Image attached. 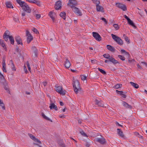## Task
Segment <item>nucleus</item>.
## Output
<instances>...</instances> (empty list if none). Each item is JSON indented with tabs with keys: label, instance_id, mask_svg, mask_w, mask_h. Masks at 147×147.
<instances>
[{
	"label": "nucleus",
	"instance_id": "1",
	"mask_svg": "<svg viewBox=\"0 0 147 147\" xmlns=\"http://www.w3.org/2000/svg\"><path fill=\"white\" fill-rule=\"evenodd\" d=\"M19 4L22 7L24 11L26 12L30 13L31 12V9L28 5L24 2L21 1Z\"/></svg>",
	"mask_w": 147,
	"mask_h": 147
},
{
	"label": "nucleus",
	"instance_id": "2",
	"mask_svg": "<svg viewBox=\"0 0 147 147\" xmlns=\"http://www.w3.org/2000/svg\"><path fill=\"white\" fill-rule=\"evenodd\" d=\"M111 36L113 40L118 44L120 45H123V41L119 37L113 34H111Z\"/></svg>",
	"mask_w": 147,
	"mask_h": 147
},
{
	"label": "nucleus",
	"instance_id": "3",
	"mask_svg": "<svg viewBox=\"0 0 147 147\" xmlns=\"http://www.w3.org/2000/svg\"><path fill=\"white\" fill-rule=\"evenodd\" d=\"M94 140L96 142H99L102 144H104L106 142L105 139L101 136H100V138H96Z\"/></svg>",
	"mask_w": 147,
	"mask_h": 147
},
{
	"label": "nucleus",
	"instance_id": "4",
	"mask_svg": "<svg viewBox=\"0 0 147 147\" xmlns=\"http://www.w3.org/2000/svg\"><path fill=\"white\" fill-rule=\"evenodd\" d=\"M73 85L74 92L76 94H77L78 91L80 89L79 82L77 81L76 82H74L73 84Z\"/></svg>",
	"mask_w": 147,
	"mask_h": 147
},
{
	"label": "nucleus",
	"instance_id": "5",
	"mask_svg": "<svg viewBox=\"0 0 147 147\" xmlns=\"http://www.w3.org/2000/svg\"><path fill=\"white\" fill-rule=\"evenodd\" d=\"M56 87V90L57 92L59 93L62 95H64L65 94L66 91L63 90L61 87L59 86H57V85L55 86Z\"/></svg>",
	"mask_w": 147,
	"mask_h": 147
},
{
	"label": "nucleus",
	"instance_id": "6",
	"mask_svg": "<svg viewBox=\"0 0 147 147\" xmlns=\"http://www.w3.org/2000/svg\"><path fill=\"white\" fill-rule=\"evenodd\" d=\"M77 1L76 0H69L67 5L72 8V7H74V6L77 5Z\"/></svg>",
	"mask_w": 147,
	"mask_h": 147
},
{
	"label": "nucleus",
	"instance_id": "7",
	"mask_svg": "<svg viewBox=\"0 0 147 147\" xmlns=\"http://www.w3.org/2000/svg\"><path fill=\"white\" fill-rule=\"evenodd\" d=\"M72 9L73 11H74L76 15L79 16H81L82 14L79 9L74 7H72Z\"/></svg>",
	"mask_w": 147,
	"mask_h": 147
},
{
	"label": "nucleus",
	"instance_id": "8",
	"mask_svg": "<svg viewBox=\"0 0 147 147\" xmlns=\"http://www.w3.org/2000/svg\"><path fill=\"white\" fill-rule=\"evenodd\" d=\"M93 36L98 41H100L101 40V38L99 34L97 32H93L92 33Z\"/></svg>",
	"mask_w": 147,
	"mask_h": 147
},
{
	"label": "nucleus",
	"instance_id": "9",
	"mask_svg": "<svg viewBox=\"0 0 147 147\" xmlns=\"http://www.w3.org/2000/svg\"><path fill=\"white\" fill-rule=\"evenodd\" d=\"M26 34L27 36V42L28 43H29L32 40L33 38L31 34L28 31H26Z\"/></svg>",
	"mask_w": 147,
	"mask_h": 147
},
{
	"label": "nucleus",
	"instance_id": "10",
	"mask_svg": "<svg viewBox=\"0 0 147 147\" xmlns=\"http://www.w3.org/2000/svg\"><path fill=\"white\" fill-rule=\"evenodd\" d=\"M116 6L118 8L121 9L124 11H125L127 10L126 7L125 5L119 3H116Z\"/></svg>",
	"mask_w": 147,
	"mask_h": 147
},
{
	"label": "nucleus",
	"instance_id": "11",
	"mask_svg": "<svg viewBox=\"0 0 147 147\" xmlns=\"http://www.w3.org/2000/svg\"><path fill=\"white\" fill-rule=\"evenodd\" d=\"M55 8L56 10L61 9V1H59L55 3Z\"/></svg>",
	"mask_w": 147,
	"mask_h": 147
},
{
	"label": "nucleus",
	"instance_id": "12",
	"mask_svg": "<svg viewBox=\"0 0 147 147\" xmlns=\"http://www.w3.org/2000/svg\"><path fill=\"white\" fill-rule=\"evenodd\" d=\"M71 63L67 58H65V61L64 65L65 67L67 68H68L71 66Z\"/></svg>",
	"mask_w": 147,
	"mask_h": 147
},
{
	"label": "nucleus",
	"instance_id": "13",
	"mask_svg": "<svg viewBox=\"0 0 147 147\" xmlns=\"http://www.w3.org/2000/svg\"><path fill=\"white\" fill-rule=\"evenodd\" d=\"M96 10L97 11H101L102 12H104L103 8L102 6L98 4V5H96Z\"/></svg>",
	"mask_w": 147,
	"mask_h": 147
},
{
	"label": "nucleus",
	"instance_id": "14",
	"mask_svg": "<svg viewBox=\"0 0 147 147\" xmlns=\"http://www.w3.org/2000/svg\"><path fill=\"white\" fill-rule=\"evenodd\" d=\"M95 104L100 107H104V104L103 102L102 101H100L97 100H95Z\"/></svg>",
	"mask_w": 147,
	"mask_h": 147
},
{
	"label": "nucleus",
	"instance_id": "15",
	"mask_svg": "<svg viewBox=\"0 0 147 147\" xmlns=\"http://www.w3.org/2000/svg\"><path fill=\"white\" fill-rule=\"evenodd\" d=\"M15 40L18 45H22V43L20 37L19 36H16L15 38Z\"/></svg>",
	"mask_w": 147,
	"mask_h": 147
},
{
	"label": "nucleus",
	"instance_id": "16",
	"mask_svg": "<svg viewBox=\"0 0 147 147\" xmlns=\"http://www.w3.org/2000/svg\"><path fill=\"white\" fill-rule=\"evenodd\" d=\"M107 47L108 50H109L111 52H114L115 51V49L114 47L110 45H107Z\"/></svg>",
	"mask_w": 147,
	"mask_h": 147
},
{
	"label": "nucleus",
	"instance_id": "17",
	"mask_svg": "<svg viewBox=\"0 0 147 147\" xmlns=\"http://www.w3.org/2000/svg\"><path fill=\"white\" fill-rule=\"evenodd\" d=\"M122 104L123 106L126 108L130 109L131 108V106L125 102H123Z\"/></svg>",
	"mask_w": 147,
	"mask_h": 147
},
{
	"label": "nucleus",
	"instance_id": "18",
	"mask_svg": "<svg viewBox=\"0 0 147 147\" xmlns=\"http://www.w3.org/2000/svg\"><path fill=\"white\" fill-rule=\"evenodd\" d=\"M117 133L118 135L121 137H124V136L122 131L119 129H117Z\"/></svg>",
	"mask_w": 147,
	"mask_h": 147
},
{
	"label": "nucleus",
	"instance_id": "19",
	"mask_svg": "<svg viewBox=\"0 0 147 147\" xmlns=\"http://www.w3.org/2000/svg\"><path fill=\"white\" fill-rule=\"evenodd\" d=\"M55 13H53L52 12H50L49 13V16L52 19L53 22H54L55 20Z\"/></svg>",
	"mask_w": 147,
	"mask_h": 147
},
{
	"label": "nucleus",
	"instance_id": "20",
	"mask_svg": "<svg viewBox=\"0 0 147 147\" xmlns=\"http://www.w3.org/2000/svg\"><path fill=\"white\" fill-rule=\"evenodd\" d=\"M2 70L3 71L5 72H6V64L5 62V60L3 59L2 61Z\"/></svg>",
	"mask_w": 147,
	"mask_h": 147
},
{
	"label": "nucleus",
	"instance_id": "21",
	"mask_svg": "<svg viewBox=\"0 0 147 147\" xmlns=\"http://www.w3.org/2000/svg\"><path fill=\"white\" fill-rule=\"evenodd\" d=\"M49 107L51 109H54L55 110H57L58 109L56 105H55L53 103H52L50 104Z\"/></svg>",
	"mask_w": 147,
	"mask_h": 147
},
{
	"label": "nucleus",
	"instance_id": "22",
	"mask_svg": "<svg viewBox=\"0 0 147 147\" xmlns=\"http://www.w3.org/2000/svg\"><path fill=\"white\" fill-rule=\"evenodd\" d=\"M109 61L111 62H112L114 64H115L118 63V61L115 59L114 58H113L111 57H110V58L109 59Z\"/></svg>",
	"mask_w": 147,
	"mask_h": 147
},
{
	"label": "nucleus",
	"instance_id": "23",
	"mask_svg": "<svg viewBox=\"0 0 147 147\" xmlns=\"http://www.w3.org/2000/svg\"><path fill=\"white\" fill-rule=\"evenodd\" d=\"M116 91L117 93L119 94L123 98H126V96L125 94H123V92L117 90H116Z\"/></svg>",
	"mask_w": 147,
	"mask_h": 147
},
{
	"label": "nucleus",
	"instance_id": "24",
	"mask_svg": "<svg viewBox=\"0 0 147 147\" xmlns=\"http://www.w3.org/2000/svg\"><path fill=\"white\" fill-rule=\"evenodd\" d=\"M43 117L45 119L51 122H52V120L50 119L49 118L47 117V116H46L45 114H44V113H41Z\"/></svg>",
	"mask_w": 147,
	"mask_h": 147
},
{
	"label": "nucleus",
	"instance_id": "25",
	"mask_svg": "<svg viewBox=\"0 0 147 147\" xmlns=\"http://www.w3.org/2000/svg\"><path fill=\"white\" fill-rule=\"evenodd\" d=\"M5 5L6 6V7L7 8H13V6L10 2H6L5 3Z\"/></svg>",
	"mask_w": 147,
	"mask_h": 147
},
{
	"label": "nucleus",
	"instance_id": "26",
	"mask_svg": "<svg viewBox=\"0 0 147 147\" xmlns=\"http://www.w3.org/2000/svg\"><path fill=\"white\" fill-rule=\"evenodd\" d=\"M130 83L134 87L136 88H138L139 87L138 85L136 83H134L132 82H130Z\"/></svg>",
	"mask_w": 147,
	"mask_h": 147
},
{
	"label": "nucleus",
	"instance_id": "27",
	"mask_svg": "<svg viewBox=\"0 0 147 147\" xmlns=\"http://www.w3.org/2000/svg\"><path fill=\"white\" fill-rule=\"evenodd\" d=\"M65 15L66 13L64 12H61L59 14L60 16L64 20H65Z\"/></svg>",
	"mask_w": 147,
	"mask_h": 147
},
{
	"label": "nucleus",
	"instance_id": "28",
	"mask_svg": "<svg viewBox=\"0 0 147 147\" xmlns=\"http://www.w3.org/2000/svg\"><path fill=\"white\" fill-rule=\"evenodd\" d=\"M58 143L59 145L62 147H65V144L62 140H61L58 141Z\"/></svg>",
	"mask_w": 147,
	"mask_h": 147
},
{
	"label": "nucleus",
	"instance_id": "29",
	"mask_svg": "<svg viewBox=\"0 0 147 147\" xmlns=\"http://www.w3.org/2000/svg\"><path fill=\"white\" fill-rule=\"evenodd\" d=\"M51 59L53 62L56 61L57 60V56L56 55L51 57Z\"/></svg>",
	"mask_w": 147,
	"mask_h": 147
},
{
	"label": "nucleus",
	"instance_id": "30",
	"mask_svg": "<svg viewBox=\"0 0 147 147\" xmlns=\"http://www.w3.org/2000/svg\"><path fill=\"white\" fill-rule=\"evenodd\" d=\"M128 22V24L132 26L135 27L136 26L134 24L132 20H131L130 19L127 21Z\"/></svg>",
	"mask_w": 147,
	"mask_h": 147
},
{
	"label": "nucleus",
	"instance_id": "31",
	"mask_svg": "<svg viewBox=\"0 0 147 147\" xmlns=\"http://www.w3.org/2000/svg\"><path fill=\"white\" fill-rule=\"evenodd\" d=\"M80 132L81 134L83 136L86 137H88V136L83 131V130L81 129L80 131Z\"/></svg>",
	"mask_w": 147,
	"mask_h": 147
},
{
	"label": "nucleus",
	"instance_id": "32",
	"mask_svg": "<svg viewBox=\"0 0 147 147\" xmlns=\"http://www.w3.org/2000/svg\"><path fill=\"white\" fill-rule=\"evenodd\" d=\"M9 40L12 44H13L14 43V40L12 36H11L9 37Z\"/></svg>",
	"mask_w": 147,
	"mask_h": 147
},
{
	"label": "nucleus",
	"instance_id": "33",
	"mask_svg": "<svg viewBox=\"0 0 147 147\" xmlns=\"http://www.w3.org/2000/svg\"><path fill=\"white\" fill-rule=\"evenodd\" d=\"M10 63L11 64V68L12 70L13 71H16V69L15 68V67L14 66V65L13 63V61H10Z\"/></svg>",
	"mask_w": 147,
	"mask_h": 147
},
{
	"label": "nucleus",
	"instance_id": "34",
	"mask_svg": "<svg viewBox=\"0 0 147 147\" xmlns=\"http://www.w3.org/2000/svg\"><path fill=\"white\" fill-rule=\"evenodd\" d=\"M103 57H104L108 59L109 60V59L111 57L109 55V54H104L103 55Z\"/></svg>",
	"mask_w": 147,
	"mask_h": 147
},
{
	"label": "nucleus",
	"instance_id": "35",
	"mask_svg": "<svg viewBox=\"0 0 147 147\" xmlns=\"http://www.w3.org/2000/svg\"><path fill=\"white\" fill-rule=\"evenodd\" d=\"M122 85L121 84H117L115 85L114 87L116 89H118L119 88H121L122 87Z\"/></svg>",
	"mask_w": 147,
	"mask_h": 147
},
{
	"label": "nucleus",
	"instance_id": "36",
	"mask_svg": "<svg viewBox=\"0 0 147 147\" xmlns=\"http://www.w3.org/2000/svg\"><path fill=\"white\" fill-rule=\"evenodd\" d=\"M10 36L9 35H3V38L4 39L5 41H7L8 40V38H9V37Z\"/></svg>",
	"mask_w": 147,
	"mask_h": 147
},
{
	"label": "nucleus",
	"instance_id": "37",
	"mask_svg": "<svg viewBox=\"0 0 147 147\" xmlns=\"http://www.w3.org/2000/svg\"><path fill=\"white\" fill-rule=\"evenodd\" d=\"M98 70L102 74H106V72L104 71V70H103L101 69H100V68H98Z\"/></svg>",
	"mask_w": 147,
	"mask_h": 147
},
{
	"label": "nucleus",
	"instance_id": "38",
	"mask_svg": "<svg viewBox=\"0 0 147 147\" xmlns=\"http://www.w3.org/2000/svg\"><path fill=\"white\" fill-rule=\"evenodd\" d=\"M92 1L94 3L96 4V5L99 4L100 3L99 1L97 0H92Z\"/></svg>",
	"mask_w": 147,
	"mask_h": 147
},
{
	"label": "nucleus",
	"instance_id": "39",
	"mask_svg": "<svg viewBox=\"0 0 147 147\" xmlns=\"http://www.w3.org/2000/svg\"><path fill=\"white\" fill-rule=\"evenodd\" d=\"M26 64L28 70L30 71L31 69L29 62L28 61H27Z\"/></svg>",
	"mask_w": 147,
	"mask_h": 147
},
{
	"label": "nucleus",
	"instance_id": "40",
	"mask_svg": "<svg viewBox=\"0 0 147 147\" xmlns=\"http://www.w3.org/2000/svg\"><path fill=\"white\" fill-rule=\"evenodd\" d=\"M118 57L121 60L124 61L125 60V58L124 56L121 55H118Z\"/></svg>",
	"mask_w": 147,
	"mask_h": 147
},
{
	"label": "nucleus",
	"instance_id": "41",
	"mask_svg": "<svg viewBox=\"0 0 147 147\" xmlns=\"http://www.w3.org/2000/svg\"><path fill=\"white\" fill-rule=\"evenodd\" d=\"M113 26L116 30H117L119 28V27L117 24H114Z\"/></svg>",
	"mask_w": 147,
	"mask_h": 147
},
{
	"label": "nucleus",
	"instance_id": "42",
	"mask_svg": "<svg viewBox=\"0 0 147 147\" xmlns=\"http://www.w3.org/2000/svg\"><path fill=\"white\" fill-rule=\"evenodd\" d=\"M81 79L82 80H85L86 79V77L85 75H82L81 76Z\"/></svg>",
	"mask_w": 147,
	"mask_h": 147
},
{
	"label": "nucleus",
	"instance_id": "43",
	"mask_svg": "<svg viewBox=\"0 0 147 147\" xmlns=\"http://www.w3.org/2000/svg\"><path fill=\"white\" fill-rule=\"evenodd\" d=\"M0 105L3 109H5V107L4 105V104L2 101H1V102H0Z\"/></svg>",
	"mask_w": 147,
	"mask_h": 147
},
{
	"label": "nucleus",
	"instance_id": "44",
	"mask_svg": "<svg viewBox=\"0 0 147 147\" xmlns=\"http://www.w3.org/2000/svg\"><path fill=\"white\" fill-rule=\"evenodd\" d=\"M28 135L30 138L31 139H32L33 140H34V139L35 138V137L31 134H28Z\"/></svg>",
	"mask_w": 147,
	"mask_h": 147
},
{
	"label": "nucleus",
	"instance_id": "45",
	"mask_svg": "<svg viewBox=\"0 0 147 147\" xmlns=\"http://www.w3.org/2000/svg\"><path fill=\"white\" fill-rule=\"evenodd\" d=\"M35 142H38L40 144L41 143V142L40 140H39L38 139L36 138H34V140Z\"/></svg>",
	"mask_w": 147,
	"mask_h": 147
},
{
	"label": "nucleus",
	"instance_id": "46",
	"mask_svg": "<svg viewBox=\"0 0 147 147\" xmlns=\"http://www.w3.org/2000/svg\"><path fill=\"white\" fill-rule=\"evenodd\" d=\"M34 54L32 55L34 57H37V51H35L34 52Z\"/></svg>",
	"mask_w": 147,
	"mask_h": 147
},
{
	"label": "nucleus",
	"instance_id": "47",
	"mask_svg": "<svg viewBox=\"0 0 147 147\" xmlns=\"http://www.w3.org/2000/svg\"><path fill=\"white\" fill-rule=\"evenodd\" d=\"M121 51L122 53H124L125 54L129 55V54L127 53L124 50L121 49Z\"/></svg>",
	"mask_w": 147,
	"mask_h": 147
},
{
	"label": "nucleus",
	"instance_id": "48",
	"mask_svg": "<svg viewBox=\"0 0 147 147\" xmlns=\"http://www.w3.org/2000/svg\"><path fill=\"white\" fill-rule=\"evenodd\" d=\"M26 1L30 3H34L35 1V0H27Z\"/></svg>",
	"mask_w": 147,
	"mask_h": 147
},
{
	"label": "nucleus",
	"instance_id": "49",
	"mask_svg": "<svg viewBox=\"0 0 147 147\" xmlns=\"http://www.w3.org/2000/svg\"><path fill=\"white\" fill-rule=\"evenodd\" d=\"M9 31H6L4 34V35H9Z\"/></svg>",
	"mask_w": 147,
	"mask_h": 147
},
{
	"label": "nucleus",
	"instance_id": "50",
	"mask_svg": "<svg viewBox=\"0 0 147 147\" xmlns=\"http://www.w3.org/2000/svg\"><path fill=\"white\" fill-rule=\"evenodd\" d=\"M141 63L142 64V65L143 66L145 67H147V64L146 63L143 62H141Z\"/></svg>",
	"mask_w": 147,
	"mask_h": 147
},
{
	"label": "nucleus",
	"instance_id": "51",
	"mask_svg": "<svg viewBox=\"0 0 147 147\" xmlns=\"http://www.w3.org/2000/svg\"><path fill=\"white\" fill-rule=\"evenodd\" d=\"M34 3H35L38 6L40 5V2L38 1L35 0V1Z\"/></svg>",
	"mask_w": 147,
	"mask_h": 147
},
{
	"label": "nucleus",
	"instance_id": "52",
	"mask_svg": "<svg viewBox=\"0 0 147 147\" xmlns=\"http://www.w3.org/2000/svg\"><path fill=\"white\" fill-rule=\"evenodd\" d=\"M32 49L33 51L34 52H35V51H37V50L36 49V48L35 46H33L32 47Z\"/></svg>",
	"mask_w": 147,
	"mask_h": 147
},
{
	"label": "nucleus",
	"instance_id": "53",
	"mask_svg": "<svg viewBox=\"0 0 147 147\" xmlns=\"http://www.w3.org/2000/svg\"><path fill=\"white\" fill-rule=\"evenodd\" d=\"M128 62L129 63H133L134 62V59H129L128 60Z\"/></svg>",
	"mask_w": 147,
	"mask_h": 147
},
{
	"label": "nucleus",
	"instance_id": "54",
	"mask_svg": "<svg viewBox=\"0 0 147 147\" xmlns=\"http://www.w3.org/2000/svg\"><path fill=\"white\" fill-rule=\"evenodd\" d=\"M101 19L104 21V22L105 23V24H107V21L104 18H101Z\"/></svg>",
	"mask_w": 147,
	"mask_h": 147
},
{
	"label": "nucleus",
	"instance_id": "55",
	"mask_svg": "<svg viewBox=\"0 0 147 147\" xmlns=\"http://www.w3.org/2000/svg\"><path fill=\"white\" fill-rule=\"evenodd\" d=\"M36 17L37 19H39L40 17V15L39 14H36Z\"/></svg>",
	"mask_w": 147,
	"mask_h": 147
},
{
	"label": "nucleus",
	"instance_id": "56",
	"mask_svg": "<svg viewBox=\"0 0 147 147\" xmlns=\"http://www.w3.org/2000/svg\"><path fill=\"white\" fill-rule=\"evenodd\" d=\"M24 70L25 71V72L26 73L28 71L27 68L26 67H25V66H24Z\"/></svg>",
	"mask_w": 147,
	"mask_h": 147
},
{
	"label": "nucleus",
	"instance_id": "57",
	"mask_svg": "<svg viewBox=\"0 0 147 147\" xmlns=\"http://www.w3.org/2000/svg\"><path fill=\"white\" fill-rule=\"evenodd\" d=\"M124 38H125V41L126 42H129V39H128V37H127V36H125L124 37Z\"/></svg>",
	"mask_w": 147,
	"mask_h": 147
},
{
	"label": "nucleus",
	"instance_id": "58",
	"mask_svg": "<svg viewBox=\"0 0 147 147\" xmlns=\"http://www.w3.org/2000/svg\"><path fill=\"white\" fill-rule=\"evenodd\" d=\"M32 31H33L35 33H37V32H38V30H37L35 28H34L33 30H32Z\"/></svg>",
	"mask_w": 147,
	"mask_h": 147
},
{
	"label": "nucleus",
	"instance_id": "59",
	"mask_svg": "<svg viewBox=\"0 0 147 147\" xmlns=\"http://www.w3.org/2000/svg\"><path fill=\"white\" fill-rule=\"evenodd\" d=\"M91 62L93 63H96V60H91Z\"/></svg>",
	"mask_w": 147,
	"mask_h": 147
},
{
	"label": "nucleus",
	"instance_id": "60",
	"mask_svg": "<svg viewBox=\"0 0 147 147\" xmlns=\"http://www.w3.org/2000/svg\"><path fill=\"white\" fill-rule=\"evenodd\" d=\"M4 88L5 90H9V88L7 85V86H4Z\"/></svg>",
	"mask_w": 147,
	"mask_h": 147
},
{
	"label": "nucleus",
	"instance_id": "61",
	"mask_svg": "<svg viewBox=\"0 0 147 147\" xmlns=\"http://www.w3.org/2000/svg\"><path fill=\"white\" fill-rule=\"evenodd\" d=\"M4 82L3 83V85L4 87L5 86H7V83L6 82H5V80L4 81Z\"/></svg>",
	"mask_w": 147,
	"mask_h": 147
},
{
	"label": "nucleus",
	"instance_id": "62",
	"mask_svg": "<svg viewBox=\"0 0 147 147\" xmlns=\"http://www.w3.org/2000/svg\"><path fill=\"white\" fill-rule=\"evenodd\" d=\"M47 82L46 81H44L42 82L43 85L45 87L47 85Z\"/></svg>",
	"mask_w": 147,
	"mask_h": 147
},
{
	"label": "nucleus",
	"instance_id": "63",
	"mask_svg": "<svg viewBox=\"0 0 147 147\" xmlns=\"http://www.w3.org/2000/svg\"><path fill=\"white\" fill-rule=\"evenodd\" d=\"M124 17L126 19H127V21L129 19V18L125 15H124Z\"/></svg>",
	"mask_w": 147,
	"mask_h": 147
},
{
	"label": "nucleus",
	"instance_id": "64",
	"mask_svg": "<svg viewBox=\"0 0 147 147\" xmlns=\"http://www.w3.org/2000/svg\"><path fill=\"white\" fill-rule=\"evenodd\" d=\"M59 117L61 118H64L65 117V115H59Z\"/></svg>",
	"mask_w": 147,
	"mask_h": 147
}]
</instances>
